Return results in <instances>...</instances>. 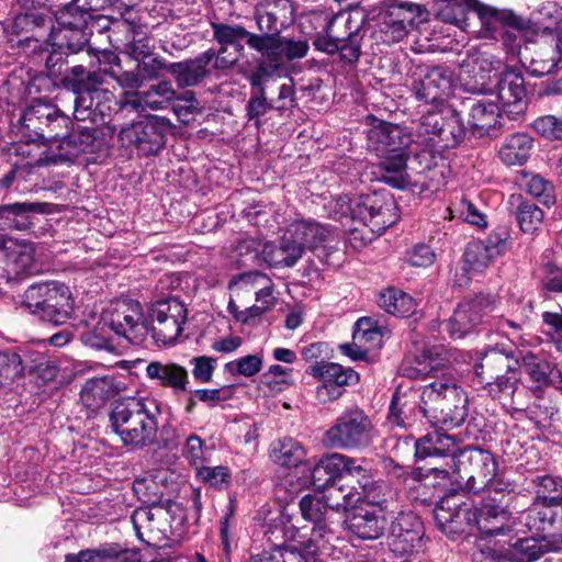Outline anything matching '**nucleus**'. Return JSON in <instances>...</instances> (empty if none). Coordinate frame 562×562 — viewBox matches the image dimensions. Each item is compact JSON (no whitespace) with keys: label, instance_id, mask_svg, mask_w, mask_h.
I'll use <instances>...</instances> for the list:
<instances>
[{"label":"nucleus","instance_id":"nucleus-39","mask_svg":"<svg viewBox=\"0 0 562 562\" xmlns=\"http://www.w3.org/2000/svg\"><path fill=\"white\" fill-rule=\"evenodd\" d=\"M146 375L156 380L161 386L170 387L175 392L187 391L189 383L188 371L175 362L151 361L146 367Z\"/></svg>","mask_w":562,"mask_h":562},{"label":"nucleus","instance_id":"nucleus-64","mask_svg":"<svg viewBox=\"0 0 562 562\" xmlns=\"http://www.w3.org/2000/svg\"><path fill=\"white\" fill-rule=\"evenodd\" d=\"M532 128L546 138L562 139V116H540L533 121Z\"/></svg>","mask_w":562,"mask_h":562},{"label":"nucleus","instance_id":"nucleus-56","mask_svg":"<svg viewBox=\"0 0 562 562\" xmlns=\"http://www.w3.org/2000/svg\"><path fill=\"white\" fill-rule=\"evenodd\" d=\"M24 373V367L20 355L9 351L0 350V387L19 379Z\"/></svg>","mask_w":562,"mask_h":562},{"label":"nucleus","instance_id":"nucleus-7","mask_svg":"<svg viewBox=\"0 0 562 562\" xmlns=\"http://www.w3.org/2000/svg\"><path fill=\"white\" fill-rule=\"evenodd\" d=\"M21 305L40 321L60 326L74 312L69 288L57 282L31 285L23 294Z\"/></svg>","mask_w":562,"mask_h":562},{"label":"nucleus","instance_id":"nucleus-13","mask_svg":"<svg viewBox=\"0 0 562 562\" xmlns=\"http://www.w3.org/2000/svg\"><path fill=\"white\" fill-rule=\"evenodd\" d=\"M104 324L117 336L138 345L149 333L143 306L134 300H122L104 316Z\"/></svg>","mask_w":562,"mask_h":562},{"label":"nucleus","instance_id":"nucleus-24","mask_svg":"<svg viewBox=\"0 0 562 562\" xmlns=\"http://www.w3.org/2000/svg\"><path fill=\"white\" fill-rule=\"evenodd\" d=\"M359 374L351 368L327 362L318 366V401L331 402L346 392V387L359 382Z\"/></svg>","mask_w":562,"mask_h":562},{"label":"nucleus","instance_id":"nucleus-40","mask_svg":"<svg viewBox=\"0 0 562 562\" xmlns=\"http://www.w3.org/2000/svg\"><path fill=\"white\" fill-rule=\"evenodd\" d=\"M175 99L183 100L190 103V108L198 104L194 92L186 91L182 95L177 97V92L168 80L159 81L143 91V100L147 108L153 111L166 109Z\"/></svg>","mask_w":562,"mask_h":562},{"label":"nucleus","instance_id":"nucleus-32","mask_svg":"<svg viewBox=\"0 0 562 562\" xmlns=\"http://www.w3.org/2000/svg\"><path fill=\"white\" fill-rule=\"evenodd\" d=\"M55 113V105L42 100H34L22 113L18 133L26 143L42 142L47 120Z\"/></svg>","mask_w":562,"mask_h":562},{"label":"nucleus","instance_id":"nucleus-25","mask_svg":"<svg viewBox=\"0 0 562 562\" xmlns=\"http://www.w3.org/2000/svg\"><path fill=\"white\" fill-rule=\"evenodd\" d=\"M371 127L367 133V146L378 156L406 149L412 143V137L398 125L382 122L373 116Z\"/></svg>","mask_w":562,"mask_h":562},{"label":"nucleus","instance_id":"nucleus-46","mask_svg":"<svg viewBox=\"0 0 562 562\" xmlns=\"http://www.w3.org/2000/svg\"><path fill=\"white\" fill-rule=\"evenodd\" d=\"M549 550V541L530 537L516 541L508 550L510 562H532Z\"/></svg>","mask_w":562,"mask_h":562},{"label":"nucleus","instance_id":"nucleus-60","mask_svg":"<svg viewBox=\"0 0 562 562\" xmlns=\"http://www.w3.org/2000/svg\"><path fill=\"white\" fill-rule=\"evenodd\" d=\"M196 474L201 480L216 490L228 487L231 482V471L227 467H199Z\"/></svg>","mask_w":562,"mask_h":562},{"label":"nucleus","instance_id":"nucleus-6","mask_svg":"<svg viewBox=\"0 0 562 562\" xmlns=\"http://www.w3.org/2000/svg\"><path fill=\"white\" fill-rule=\"evenodd\" d=\"M355 226L349 228L348 243L360 249L381 235L397 218L396 202L389 192L375 191L356 204Z\"/></svg>","mask_w":562,"mask_h":562},{"label":"nucleus","instance_id":"nucleus-19","mask_svg":"<svg viewBox=\"0 0 562 562\" xmlns=\"http://www.w3.org/2000/svg\"><path fill=\"white\" fill-rule=\"evenodd\" d=\"M496 297L479 294L461 302L446 323V329L453 339L463 338L496 307Z\"/></svg>","mask_w":562,"mask_h":562},{"label":"nucleus","instance_id":"nucleus-1","mask_svg":"<svg viewBox=\"0 0 562 562\" xmlns=\"http://www.w3.org/2000/svg\"><path fill=\"white\" fill-rule=\"evenodd\" d=\"M161 404L151 396H128L115 401L110 412L112 430L123 446L139 450L155 443Z\"/></svg>","mask_w":562,"mask_h":562},{"label":"nucleus","instance_id":"nucleus-21","mask_svg":"<svg viewBox=\"0 0 562 562\" xmlns=\"http://www.w3.org/2000/svg\"><path fill=\"white\" fill-rule=\"evenodd\" d=\"M123 146L134 147L139 155H156L165 145L166 127L156 119L139 121L121 130Z\"/></svg>","mask_w":562,"mask_h":562},{"label":"nucleus","instance_id":"nucleus-34","mask_svg":"<svg viewBox=\"0 0 562 562\" xmlns=\"http://www.w3.org/2000/svg\"><path fill=\"white\" fill-rule=\"evenodd\" d=\"M446 361V357L440 351L425 350L420 356L405 359L400 371L403 376L412 380H425L427 378L439 380L442 375H446L442 373Z\"/></svg>","mask_w":562,"mask_h":562},{"label":"nucleus","instance_id":"nucleus-36","mask_svg":"<svg viewBox=\"0 0 562 562\" xmlns=\"http://www.w3.org/2000/svg\"><path fill=\"white\" fill-rule=\"evenodd\" d=\"M347 529L361 540L380 538L386 527V518L378 510L360 509L346 520Z\"/></svg>","mask_w":562,"mask_h":562},{"label":"nucleus","instance_id":"nucleus-30","mask_svg":"<svg viewBox=\"0 0 562 562\" xmlns=\"http://www.w3.org/2000/svg\"><path fill=\"white\" fill-rule=\"evenodd\" d=\"M452 89V72L443 67L431 68L420 80L415 81V97L426 104L440 103L449 97Z\"/></svg>","mask_w":562,"mask_h":562},{"label":"nucleus","instance_id":"nucleus-8","mask_svg":"<svg viewBox=\"0 0 562 562\" xmlns=\"http://www.w3.org/2000/svg\"><path fill=\"white\" fill-rule=\"evenodd\" d=\"M376 437L378 430L371 417L359 406H352L345 409L323 434L322 442L330 449H364Z\"/></svg>","mask_w":562,"mask_h":562},{"label":"nucleus","instance_id":"nucleus-51","mask_svg":"<svg viewBox=\"0 0 562 562\" xmlns=\"http://www.w3.org/2000/svg\"><path fill=\"white\" fill-rule=\"evenodd\" d=\"M47 130H45V134L43 137V143H50L60 140V145H64V140L68 136L71 131V126H74L70 117L55 105V113L49 115L47 120Z\"/></svg>","mask_w":562,"mask_h":562},{"label":"nucleus","instance_id":"nucleus-44","mask_svg":"<svg viewBox=\"0 0 562 562\" xmlns=\"http://www.w3.org/2000/svg\"><path fill=\"white\" fill-rule=\"evenodd\" d=\"M378 304L389 314L409 316L416 311V301L409 294L395 288H389L379 295Z\"/></svg>","mask_w":562,"mask_h":562},{"label":"nucleus","instance_id":"nucleus-9","mask_svg":"<svg viewBox=\"0 0 562 562\" xmlns=\"http://www.w3.org/2000/svg\"><path fill=\"white\" fill-rule=\"evenodd\" d=\"M94 18L97 15L88 10L86 0H72L56 12L57 26L50 31V45L71 53L81 50L88 43L86 29Z\"/></svg>","mask_w":562,"mask_h":562},{"label":"nucleus","instance_id":"nucleus-20","mask_svg":"<svg viewBox=\"0 0 562 562\" xmlns=\"http://www.w3.org/2000/svg\"><path fill=\"white\" fill-rule=\"evenodd\" d=\"M486 94L496 95L503 112L510 120L519 119L527 109V91L522 75L509 68L499 75L492 91Z\"/></svg>","mask_w":562,"mask_h":562},{"label":"nucleus","instance_id":"nucleus-35","mask_svg":"<svg viewBox=\"0 0 562 562\" xmlns=\"http://www.w3.org/2000/svg\"><path fill=\"white\" fill-rule=\"evenodd\" d=\"M526 525L549 542L562 537V513L551 506L535 505L528 510Z\"/></svg>","mask_w":562,"mask_h":562},{"label":"nucleus","instance_id":"nucleus-57","mask_svg":"<svg viewBox=\"0 0 562 562\" xmlns=\"http://www.w3.org/2000/svg\"><path fill=\"white\" fill-rule=\"evenodd\" d=\"M543 220L542 210L531 202H521L517 210V221L525 233H533Z\"/></svg>","mask_w":562,"mask_h":562},{"label":"nucleus","instance_id":"nucleus-16","mask_svg":"<svg viewBox=\"0 0 562 562\" xmlns=\"http://www.w3.org/2000/svg\"><path fill=\"white\" fill-rule=\"evenodd\" d=\"M423 8L414 2L389 3L381 13L380 32L383 41L387 44L401 42L423 21Z\"/></svg>","mask_w":562,"mask_h":562},{"label":"nucleus","instance_id":"nucleus-10","mask_svg":"<svg viewBox=\"0 0 562 562\" xmlns=\"http://www.w3.org/2000/svg\"><path fill=\"white\" fill-rule=\"evenodd\" d=\"M465 136L462 117L452 109H436L423 113L417 137L434 150L453 148Z\"/></svg>","mask_w":562,"mask_h":562},{"label":"nucleus","instance_id":"nucleus-47","mask_svg":"<svg viewBox=\"0 0 562 562\" xmlns=\"http://www.w3.org/2000/svg\"><path fill=\"white\" fill-rule=\"evenodd\" d=\"M113 395L112 379L108 376L89 379L80 392L81 401L87 406H100Z\"/></svg>","mask_w":562,"mask_h":562},{"label":"nucleus","instance_id":"nucleus-18","mask_svg":"<svg viewBox=\"0 0 562 562\" xmlns=\"http://www.w3.org/2000/svg\"><path fill=\"white\" fill-rule=\"evenodd\" d=\"M307 225L295 222L290 225L279 244L265 243L262 262L271 268L292 267L302 257ZM308 229H313L308 226Z\"/></svg>","mask_w":562,"mask_h":562},{"label":"nucleus","instance_id":"nucleus-33","mask_svg":"<svg viewBox=\"0 0 562 562\" xmlns=\"http://www.w3.org/2000/svg\"><path fill=\"white\" fill-rule=\"evenodd\" d=\"M502 106L492 99V95H485L475 101L469 112V126L473 135L482 137L491 130L502 125Z\"/></svg>","mask_w":562,"mask_h":562},{"label":"nucleus","instance_id":"nucleus-26","mask_svg":"<svg viewBox=\"0 0 562 562\" xmlns=\"http://www.w3.org/2000/svg\"><path fill=\"white\" fill-rule=\"evenodd\" d=\"M422 538L423 524L420 519L412 512L402 513L391 525L387 544L396 555L402 557L412 553Z\"/></svg>","mask_w":562,"mask_h":562},{"label":"nucleus","instance_id":"nucleus-50","mask_svg":"<svg viewBox=\"0 0 562 562\" xmlns=\"http://www.w3.org/2000/svg\"><path fill=\"white\" fill-rule=\"evenodd\" d=\"M353 496L359 497V503L364 502L380 513H384L386 509L387 495L390 494L389 486L382 481L376 480L371 483L364 491H358L356 486H352Z\"/></svg>","mask_w":562,"mask_h":562},{"label":"nucleus","instance_id":"nucleus-58","mask_svg":"<svg viewBox=\"0 0 562 562\" xmlns=\"http://www.w3.org/2000/svg\"><path fill=\"white\" fill-rule=\"evenodd\" d=\"M262 283H269V277L259 271H249L234 276L228 283V289L233 292L256 291Z\"/></svg>","mask_w":562,"mask_h":562},{"label":"nucleus","instance_id":"nucleus-43","mask_svg":"<svg viewBox=\"0 0 562 562\" xmlns=\"http://www.w3.org/2000/svg\"><path fill=\"white\" fill-rule=\"evenodd\" d=\"M100 123L88 122L86 125L77 124L76 127L71 126L70 133L60 147L72 156L93 151L97 140V126Z\"/></svg>","mask_w":562,"mask_h":562},{"label":"nucleus","instance_id":"nucleus-4","mask_svg":"<svg viewBox=\"0 0 562 562\" xmlns=\"http://www.w3.org/2000/svg\"><path fill=\"white\" fill-rule=\"evenodd\" d=\"M505 516L499 505L486 503L480 508L464 504L458 494L447 495L436 505L434 518L445 532H462L464 526L476 525L482 533L497 535L503 524H497Z\"/></svg>","mask_w":562,"mask_h":562},{"label":"nucleus","instance_id":"nucleus-27","mask_svg":"<svg viewBox=\"0 0 562 562\" xmlns=\"http://www.w3.org/2000/svg\"><path fill=\"white\" fill-rule=\"evenodd\" d=\"M261 37L265 43L259 53L273 68H280L286 61L303 58L308 52V42L305 38L280 36V34Z\"/></svg>","mask_w":562,"mask_h":562},{"label":"nucleus","instance_id":"nucleus-29","mask_svg":"<svg viewBox=\"0 0 562 562\" xmlns=\"http://www.w3.org/2000/svg\"><path fill=\"white\" fill-rule=\"evenodd\" d=\"M459 451H463L460 440L438 430L425 435L415 443L416 458H447V465L452 471L457 467Z\"/></svg>","mask_w":562,"mask_h":562},{"label":"nucleus","instance_id":"nucleus-55","mask_svg":"<svg viewBox=\"0 0 562 562\" xmlns=\"http://www.w3.org/2000/svg\"><path fill=\"white\" fill-rule=\"evenodd\" d=\"M187 315L188 311L184 304L176 297L159 300L149 310V317H165L186 322Z\"/></svg>","mask_w":562,"mask_h":562},{"label":"nucleus","instance_id":"nucleus-53","mask_svg":"<svg viewBox=\"0 0 562 562\" xmlns=\"http://www.w3.org/2000/svg\"><path fill=\"white\" fill-rule=\"evenodd\" d=\"M262 364V356L247 355L225 363L224 371L234 376L251 378L261 371Z\"/></svg>","mask_w":562,"mask_h":562},{"label":"nucleus","instance_id":"nucleus-31","mask_svg":"<svg viewBox=\"0 0 562 562\" xmlns=\"http://www.w3.org/2000/svg\"><path fill=\"white\" fill-rule=\"evenodd\" d=\"M52 204L46 202L12 203L0 206V229L27 231L34 225L32 214L52 212Z\"/></svg>","mask_w":562,"mask_h":562},{"label":"nucleus","instance_id":"nucleus-28","mask_svg":"<svg viewBox=\"0 0 562 562\" xmlns=\"http://www.w3.org/2000/svg\"><path fill=\"white\" fill-rule=\"evenodd\" d=\"M215 49L209 48L194 58L170 63L168 72L179 88H191L200 85L210 74V64L214 61Z\"/></svg>","mask_w":562,"mask_h":562},{"label":"nucleus","instance_id":"nucleus-41","mask_svg":"<svg viewBox=\"0 0 562 562\" xmlns=\"http://www.w3.org/2000/svg\"><path fill=\"white\" fill-rule=\"evenodd\" d=\"M533 138L526 133H514L506 137L498 150V157L506 166H521L530 157Z\"/></svg>","mask_w":562,"mask_h":562},{"label":"nucleus","instance_id":"nucleus-45","mask_svg":"<svg viewBox=\"0 0 562 562\" xmlns=\"http://www.w3.org/2000/svg\"><path fill=\"white\" fill-rule=\"evenodd\" d=\"M273 461L283 468H297L306 457L303 446L293 438H283L273 445Z\"/></svg>","mask_w":562,"mask_h":562},{"label":"nucleus","instance_id":"nucleus-11","mask_svg":"<svg viewBox=\"0 0 562 562\" xmlns=\"http://www.w3.org/2000/svg\"><path fill=\"white\" fill-rule=\"evenodd\" d=\"M210 25L213 32V40L220 45L218 50H215L213 65L218 70L233 68L244 56L245 47L241 41L245 40L246 44L258 53L265 43V40L259 34L247 31L240 24L212 21Z\"/></svg>","mask_w":562,"mask_h":562},{"label":"nucleus","instance_id":"nucleus-52","mask_svg":"<svg viewBox=\"0 0 562 562\" xmlns=\"http://www.w3.org/2000/svg\"><path fill=\"white\" fill-rule=\"evenodd\" d=\"M368 194L358 195L350 198L349 195H338L337 198L330 199L324 204V209L327 215L335 220L356 217V204H359L360 200H363Z\"/></svg>","mask_w":562,"mask_h":562},{"label":"nucleus","instance_id":"nucleus-5","mask_svg":"<svg viewBox=\"0 0 562 562\" xmlns=\"http://www.w3.org/2000/svg\"><path fill=\"white\" fill-rule=\"evenodd\" d=\"M137 538L156 546L162 540H181L186 535V510L181 504L166 499L149 507H138L131 516Z\"/></svg>","mask_w":562,"mask_h":562},{"label":"nucleus","instance_id":"nucleus-54","mask_svg":"<svg viewBox=\"0 0 562 562\" xmlns=\"http://www.w3.org/2000/svg\"><path fill=\"white\" fill-rule=\"evenodd\" d=\"M507 360L508 357L496 348H487L481 353L480 361L474 366L475 373L477 375H483L484 370L486 369L490 373L488 378L493 379L496 373L508 368Z\"/></svg>","mask_w":562,"mask_h":562},{"label":"nucleus","instance_id":"nucleus-49","mask_svg":"<svg viewBox=\"0 0 562 562\" xmlns=\"http://www.w3.org/2000/svg\"><path fill=\"white\" fill-rule=\"evenodd\" d=\"M150 319L149 331H151L153 338L164 345L173 344L181 335L186 324V322L167 319L165 317H150Z\"/></svg>","mask_w":562,"mask_h":562},{"label":"nucleus","instance_id":"nucleus-22","mask_svg":"<svg viewBox=\"0 0 562 562\" xmlns=\"http://www.w3.org/2000/svg\"><path fill=\"white\" fill-rule=\"evenodd\" d=\"M294 7L291 0H260L254 8V18L259 36L279 35L294 22Z\"/></svg>","mask_w":562,"mask_h":562},{"label":"nucleus","instance_id":"nucleus-17","mask_svg":"<svg viewBox=\"0 0 562 562\" xmlns=\"http://www.w3.org/2000/svg\"><path fill=\"white\" fill-rule=\"evenodd\" d=\"M350 22V15L338 13L334 15L325 27L326 37H318V50L328 54L338 53L340 60L353 64L360 57V45L357 35L351 30H346Z\"/></svg>","mask_w":562,"mask_h":562},{"label":"nucleus","instance_id":"nucleus-62","mask_svg":"<svg viewBox=\"0 0 562 562\" xmlns=\"http://www.w3.org/2000/svg\"><path fill=\"white\" fill-rule=\"evenodd\" d=\"M133 491L146 507L161 503V493L157 483L150 477L137 479L133 483Z\"/></svg>","mask_w":562,"mask_h":562},{"label":"nucleus","instance_id":"nucleus-23","mask_svg":"<svg viewBox=\"0 0 562 562\" xmlns=\"http://www.w3.org/2000/svg\"><path fill=\"white\" fill-rule=\"evenodd\" d=\"M508 233L506 231L493 232L485 239L473 240L464 250V270L468 273H480L506 249Z\"/></svg>","mask_w":562,"mask_h":562},{"label":"nucleus","instance_id":"nucleus-48","mask_svg":"<svg viewBox=\"0 0 562 562\" xmlns=\"http://www.w3.org/2000/svg\"><path fill=\"white\" fill-rule=\"evenodd\" d=\"M520 367L524 373L539 386L549 385L554 367L543 357L528 351L521 357Z\"/></svg>","mask_w":562,"mask_h":562},{"label":"nucleus","instance_id":"nucleus-42","mask_svg":"<svg viewBox=\"0 0 562 562\" xmlns=\"http://www.w3.org/2000/svg\"><path fill=\"white\" fill-rule=\"evenodd\" d=\"M323 503L325 507L334 510H347L359 503V497L353 496L352 486L345 488L334 479L327 481L322 488L318 487V504Z\"/></svg>","mask_w":562,"mask_h":562},{"label":"nucleus","instance_id":"nucleus-3","mask_svg":"<svg viewBox=\"0 0 562 562\" xmlns=\"http://www.w3.org/2000/svg\"><path fill=\"white\" fill-rule=\"evenodd\" d=\"M419 409L432 425L453 428L468 416V396L451 375H442L422 389Z\"/></svg>","mask_w":562,"mask_h":562},{"label":"nucleus","instance_id":"nucleus-61","mask_svg":"<svg viewBox=\"0 0 562 562\" xmlns=\"http://www.w3.org/2000/svg\"><path fill=\"white\" fill-rule=\"evenodd\" d=\"M451 212L456 213L462 221L480 228H484L487 225L485 215L474 203L465 198H462L458 203L453 204Z\"/></svg>","mask_w":562,"mask_h":562},{"label":"nucleus","instance_id":"nucleus-63","mask_svg":"<svg viewBox=\"0 0 562 562\" xmlns=\"http://www.w3.org/2000/svg\"><path fill=\"white\" fill-rule=\"evenodd\" d=\"M538 495L551 504L562 502V480L551 475L537 477Z\"/></svg>","mask_w":562,"mask_h":562},{"label":"nucleus","instance_id":"nucleus-12","mask_svg":"<svg viewBox=\"0 0 562 562\" xmlns=\"http://www.w3.org/2000/svg\"><path fill=\"white\" fill-rule=\"evenodd\" d=\"M469 491L492 490L497 474V463L491 452L481 448L468 447L458 453L453 469Z\"/></svg>","mask_w":562,"mask_h":562},{"label":"nucleus","instance_id":"nucleus-14","mask_svg":"<svg viewBox=\"0 0 562 562\" xmlns=\"http://www.w3.org/2000/svg\"><path fill=\"white\" fill-rule=\"evenodd\" d=\"M0 283H13L20 278L31 274L35 266L34 244L26 239H18L0 234Z\"/></svg>","mask_w":562,"mask_h":562},{"label":"nucleus","instance_id":"nucleus-37","mask_svg":"<svg viewBox=\"0 0 562 562\" xmlns=\"http://www.w3.org/2000/svg\"><path fill=\"white\" fill-rule=\"evenodd\" d=\"M379 180L396 189H404L409 183L407 173V154L405 149L381 155Z\"/></svg>","mask_w":562,"mask_h":562},{"label":"nucleus","instance_id":"nucleus-59","mask_svg":"<svg viewBox=\"0 0 562 562\" xmlns=\"http://www.w3.org/2000/svg\"><path fill=\"white\" fill-rule=\"evenodd\" d=\"M119 552L112 546L87 549L81 550L78 554H68L66 562H115Z\"/></svg>","mask_w":562,"mask_h":562},{"label":"nucleus","instance_id":"nucleus-15","mask_svg":"<svg viewBox=\"0 0 562 562\" xmlns=\"http://www.w3.org/2000/svg\"><path fill=\"white\" fill-rule=\"evenodd\" d=\"M467 5L473 16L481 24L479 35L481 37L499 40L508 43L513 36L509 29L519 30L522 27V20L512 10L496 9L477 0H467Z\"/></svg>","mask_w":562,"mask_h":562},{"label":"nucleus","instance_id":"nucleus-2","mask_svg":"<svg viewBox=\"0 0 562 562\" xmlns=\"http://www.w3.org/2000/svg\"><path fill=\"white\" fill-rule=\"evenodd\" d=\"M104 79L100 72L88 71L77 65L69 69L63 78L66 89L74 92V116L78 122L104 123L112 112L114 94L103 88Z\"/></svg>","mask_w":562,"mask_h":562},{"label":"nucleus","instance_id":"nucleus-38","mask_svg":"<svg viewBox=\"0 0 562 562\" xmlns=\"http://www.w3.org/2000/svg\"><path fill=\"white\" fill-rule=\"evenodd\" d=\"M506 69L508 68L501 58L488 52H480L473 59V70L476 78V86L473 87V91L484 94L492 91L494 82Z\"/></svg>","mask_w":562,"mask_h":562}]
</instances>
